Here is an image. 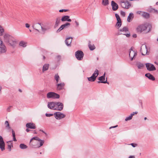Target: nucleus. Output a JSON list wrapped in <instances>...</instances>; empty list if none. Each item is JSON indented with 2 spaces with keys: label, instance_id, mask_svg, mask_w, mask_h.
<instances>
[{
  "label": "nucleus",
  "instance_id": "nucleus-42",
  "mask_svg": "<svg viewBox=\"0 0 158 158\" xmlns=\"http://www.w3.org/2000/svg\"><path fill=\"white\" fill-rule=\"evenodd\" d=\"M75 56L76 58H77V59L79 60V50H77L76 52H75Z\"/></svg>",
  "mask_w": 158,
  "mask_h": 158
},
{
  "label": "nucleus",
  "instance_id": "nucleus-10",
  "mask_svg": "<svg viewBox=\"0 0 158 158\" xmlns=\"http://www.w3.org/2000/svg\"><path fill=\"white\" fill-rule=\"evenodd\" d=\"M64 105L63 104L60 102H56V105L55 109L58 111L62 110L63 108Z\"/></svg>",
  "mask_w": 158,
  "mask_h": 158
},
{
  "label": "nucleus",
  "instance_id": "nucleus-1",
  "mask_svg": "<svg viewBox=\"0 0 158 158\" xmlns=\"http://www.w3.org/2000/svg\"><path fill=\"white\" fill-rule=\"evenodd\" d=\"M151 25L148 23H145L139 25L136 28L137 31L139 33L145 31L146 33L149 32L151 30Z\"/></svg>",
  "mask_w": 158,
  "mask_h": 158
},
{
  "label": "nucleus",
  "instance_id": "nucleus-18",
  "mask_svg": "<svg viewBox=\"0 0 158 158\" xmlns=\"http://www.w3.org/2000/svg\"><path fill=\"white\" fill-rule=\"evenodd\" d=\"M72 39V37H69L65 40V42L66 45L68 46H71Z\"/></svg>",
  "mask_w": 158,
  "mask_h": 158
},
{
  "label": "nucleus",
  "instance_id": "nucleus-44",
  "mask_svg": "<svg viewBox=\"0 0 158 158\" xmlns=\"http://www.w3.org/2000/svg\"><path fill=\"white\" fill-rule=\"evenodd\" d=\"M40 138L37 137H32L30 140V143H31V141L33 140H37L38 141V140Z\"/></svg>",
  "mask_w": 158,
  "mask_h": 158
},
{
  "label": "nucleus",
  "instance_id": "nucleus-27",
  "mask_svg": "<svg viewBox=\"0 0 158 158\" xmlns=\"http://www.w3.org/2000/svg\"><path fill=\"white\" fill-rule=\"evenodd\" d=\"M5 125L6 127L9 131H10L11 129L10 127V126L9 124L8 121H6L5 122Z\"/></svg>",
  "mask_w": 158,
  "mask_h": 158
},
{
  "label": "nucleus",
  "instance_id": "nucleus-22",
  "mask_svg": "<svg viewBox=\"0 0 158 158\" xmlns=\"http://www.w3.org/2000/svg\"><path fill=\"white\" fill-rule=\"evenodd\" d=\"M145 76L148 78L149 79L152 81H154L155 80V77L150 73H147L145 74Z\"/></svg>",
  "mask_w": 158,
  "mask_h": 158
},
{
  "label": "nucleus",
  "instance_id": "nucleus-7",
  "mask_svg": "<svg viewBox=\"0 0 158 158\" xmlns=\"http://www.w3.org/2000/svg\"><path fill=\"white\" fill-rule=\"evenodd\" d=\"M140 51L142 55H146L148 52L146 45L145 44H143L140 48Z\"/></svg>",
  "mask_w": 158,
  "mask_h": 158
},
{
  "label": "nucleus",
  "instance_id": "nucleus-30",
  "mask_svg": "<svg viewBox=\"0 0 158 158\" xmlns=\"http://www.w3.org/2000/svg\"><path fill=\"white\" fill-rule=\"evenodd\" d=\"M119 31L123 33H126L128 31V30L127 27H124L123 28L120 29Z\"/></svg>",
  "mask_w": 158,
  "mask_h": 158
},
{
  "label": "nucleus",
  "instance_id": "nucleus-61",
  "mask_svg": "<svg viewBox=\"0 0 158 158\" xmlns=\"http://www.w3.org/2000/svg\"><path fill=\"white\" fill-rule=\"evenodd\" d=\"M41 28L42 30L43 31H44L46 30V29L43 27L41 26Z\"/></svg>",
  "mask_w": 158,
  "mask_h": 158
},
{
  "label": "nucleus",
  "instance_id": "nucleus-32",
  "mask_svg": "<svg viewBox=\"0 0 158 158\" xmlns=\"http://www.w3.org/2000/svg\"><path fill=\"white\" fill-rule=\"evenodd\" d=\"M99 74V71L97 69H96L94 73L92 74L93 77H94L96 78Z\"/></svg>",
  "mask_w": 158,
  "mask_h": 158
},
{
  "label": "nucleus",
  "instance_id": "nucleus-64",
  "mask_svg": "<svg viewBox=\"0 0 158 158\" xmlns=\"http://www.w3.org/2000/svg\"><path fill=\"white\" fill-rule=\"evenodd\" d=\"M19 92H22V90H21V89H19Z\"/></svg>",
  "mask_w": 158,
  "mask_h": 158
},
{
  "label": "nucleus",
  "instance_id": "nucleus-8",
  "mask_svg": "<svg viewBox=\"0 0 158 158\" xmlns=\"http://www.w3.org/2000/svg\"><path fill=\"white\" fill-rule=\"evenodd\" d=\"M6 51V47L3 44L2 41L0 39V54L5 53Z\"/></svg>",
  "mask_w": 158,
  "mask_h": 158
},
{
  "label": "nucleus",
  "instance_id": "nucleus-55",
  "mask_svg": "<svg viewBox=\"0 0 158 158\" xmlns=\"http://www.w3.org/2000/svg\"><path fill=\"white\" fill-rule=\"evenodd\" d=\"M115 16L116 19H117V18H118L119 17V15L117 13L115 14Z\"/></svg>",
  "mask_w": 158,
  "mask_h": 158
},
{
  "label": "nucleus",
  "instance_id": "nucleus-54",
  "mask_svg": "<svg viewBox=\"0 0 158 158\" xmlns=\"http://www.w3.org/2000/svg\"><path fill=\"white\" fill-rule=\"evenodd\" d=\"M142 12H143L141 11H137V13L138 14H139V15H142Z\"/></svg>",
  "mask_w": 158,
  "mask_h": 158
},
{
  "label": "nucleus",
  "instance_id": "nucleus-63",
  "mask_svg": "<svg viewBox=\"0 0 158 158\" xmlns=\"http://www.w3.org/2000/svg\"><path fill=\"white\" fill-rule=\"evenodd\" d=\"M26 131L27 132H28L29 131H31V130L28 129H26Z\"/></svg>",
  "mask_w": 158,
  "mask_h": 158
},
{
  "label": "nucleus",
  "instance_id": "nucleus-28",
  "mask_svg": "<svg viewBox=\"0 0 158 158\" xmlns=\"http://www.w3.org/2000/svg\"><path fill=\"white\" fill-rule=\"evenodd\" d=\"M136 65L138 68L139 69H142L144 66V64L140 62L137 63Z\"/></svg>",
  "mask_w": 158,
  "mask_h": 158
},
{
  "label": "nucleus",
  "instance_id": "nucleus-56",
  "mask_svg": "<svg viewBox=\"0 0 158 158\" xmlns=\"http://www.w3.org/2000/svg\"><path fill=\"white\" fill-rule=\"evenodd\" d=\"M26 27L27 28H29L30 27V25L28 23H26L25 24Z\"/></svg>",
  "mask_w": 158,
  "mask_h": 158
},
{
  "label": "nucleus",
  "instance_id": "nucleus-12",
  "mask_svg": "<svg viewBox=\"0 0 158 158\" xmlns=\"http://www.w3.org/2000/svg\"><path fill=\"white\" fill-rule=\"evenodd\" d=\"M56 105L55 102H48V107L51 110H55V108Z\"/></svg>",
  "mask_w": 158,
  "mask_h": 158
},
{
  "label": "nucleus",
  "instance_id": "nucleus-14",
  "mask_svg": "<svg viewBox=\"0 0 158 158\" xmlns=\"http://www.w3.org/2000/svg\"><path fill=\"white\" fill-rule=\"evenodd\" d=\"M0 148L2 151L5 150V143L3 139L1 136L0 135Z\"/></svg>",
  "mask_w": 158,
  "mask_h": 158
},
{
  "label": "nucleus",
  "instance_id": "nucleus-19",
  "mask_svg": "<svg viewBox=\"0 0 158 158\" xmlns=\"http://www.w3.org/2000/svg\"><path fill=\"white\" fill-rule=\"evenodd\" d=\"M69 16L68 15H65L63 16L61 19V20L63 21H67L69 22L71 21V19H70Z\"/></svg>",
  "mask_w": 158,
  "mask_h": 158
},
{
  "label": "nucleus",
  "instance_id": "nucleus-13",
  "mask_svg": "<svg viewBox=\"0 0 158 158\" xmlns=\"http://www.w3.org/2000/svg\"><path fill=\"white\" fill-rule=\"evenodd\" d=\"M111 5L112 7V10L113 11H116L118 8V5L114 1H112L111 2Z\"/></svg>",
  "mask_w": 158,
  "mask_h": 158
},
{
  "label": "nucleus",
  "instance_id": "nucleus-58",
  "mask_svg": "<svg viewBox=\"0 0 158 158\" xmlns=\"http://www.w3.org/2000/svg\"><path fill=\"white\" fill-rule=\"evenodd\" d=\"M40 131H41V132H42L43 133H44L46 135H47V133L45 132L44 131H43V130H40Z\"/></svg>",
  "mask_w": 158,
  "mask_h": 158
},
{
  "label": "nucleus",
  "instance_id": "nucleus-52",
  "mask_svg": "<svg viewBox=\"0 0 158 158\" xmlns=\"http://www.w3.org/2000/svg\"><path fill=\"white\" fill-rule=\"evenodd\" d=\"M68 11V10H66V9H61V10H59V11L60 12H63L64 11L66 12V11Z\"/></svg>",
  "mask_w": 158,
  "mask_h": 158
},
{
  "label": "nucleus",
  "instance_id": "nucleus-36",
  "mask_svg": "<svg viewBox=\"0 0 158 158\" xmlns=\"http://www.w3.org/2000/svg\"><path fill=\"white\" fill-rule=\"evenodd\" d=\"M19 147L22 149H25L27 148V146L23 143H21L19 145Z\"/></svg>",
  "mask_w": 158,
  "mask_h": 158
},
{
  "label": "nucleus",
  "instance_id": "nucleus-45",
  "mask_svg": "<svg viewBox=\"0 0 158 158\" xmlns=\"http://www.w3.org/2000/svg\"><path fill=\"white\" fill-rule=\"evenodd\" d=\"M120 34H123V35H126V36L127 37H129L130 35V33H127V34H125L124 33H120Z\"/></svg>",
  "mask_w": 158,
  "mask_h": 158
},
{
  "label": "nucleus",
  "instance_id": "nucleus-34",
  "mask_svg": "<svg viewBox=\"0 0 158 158\" xmlns=\"http://www.w3.org/2000/svg\"><path fill=\"white\" fill-rule=\"evenodd\" d=\"M88 80L91 82L94 81L96 79L92 75L90 77H87Z\"/></svg>",
  "mask_w": 158,
  "mask_h": 158
},
{
  "label": "nucleus",
  "instance_id": "nucleus-47",
  "mask_svg": "<svg viewBox=\"0 0 158 158\" xmlns=\"http://www.w3.org/2000/svg\"><path fill=\"white\" fill-rule=\"evenodd\" d=\"M120 15H121L123 17H124L126 13L125 12L121 10L120 11Z\"/></svg>",
  "mask_w": 158,
  "mask_h": 158
},
{
  "label": "nucleus",
  "instance_id": "nucleus-60",
  "mask_svg": "<svg viewBox=\"0 0 158 158\" xmlns=\"http://www.w3.org/2000/svg\"><path fill=\"white\" fill-rule=\"evenodd\" d=\"M118 127V125H116L115 126H112V127H110V129H111V128H115L117 127Z\"/></svg>",
  "mask_w": 158,
  "mask_h": 158
},
{
  "label": "nucleus",
  "instance_id": "nucleus-39",
  "mask_svg": "<svg viewBox=\"0 0 158 158\" xmlns=\"http://www.w3.org/2000/svg\"><path fill=\"white\" fill-rule=\"evenodd\" d=\"M11 131H12V136L13 137V141H16L17 140L15 138V132L12 129H11Z\"/></svg>",
  "mask_w": 158,
  "mask_h": 158
},
{
  "label": "nucleus",
  "instance_id": "nucleus-51",
  "mask_svg": "<svg viewBox=\"0 0 158 158\" xmlns=\"http://www.w3.org/2000/svg\"><path fill=\"white\" fill-rule=\"evenodd\" d=\"M12 107V106H10L9 107H8L7 109V110H6L8 112H10V109Z\"/></svg>",
  "mask_w": 158,
  "mask_h": 158
},
{
  "label": "nucleus",
  "instance_id": "nucleus-59",
  "mask_svg": "<svg viewBox=\"0 0 158 158\" xmlns=\"http://www.w3.org/2000/svg\"><path fill=\"white\" fill-rule=\"evenodd\" d=\"M132 37L134 38H135L137 37V35L136 34H133V35H132Z\"/></svg>",
  "mask_w": 158,
  "mask_h": 158
},
{
  "label": "nucleus",
  "instance_id": "nucleus-38",
  "mask_svg": "<svg viewBox=\"0 0 158 158\" xmlns=\"http://www.w3.org/2000/svg\"><path fill=\"white\" fill-rule=\"evenodd\" d=\"M84 56V54L80 50V60L83 59Z\"/></svg>",
  "mask_w": 158,
  "mask_h": 158
},
{
  "label": "nucleus",
  "instance_id": "nucleus-29",
  "mask_svg": "<svg viewBox=\"0 0 158 158\" xmlns=\"http://www.w3.org/2000/svg\"><path fill=\"white\" fill-rule=\"evenodd\" d=\"M133 18L134 16L133 14L132 13H130L127 17V21L129 22H130L131 20V19H133Z\"/></svg>",
  "mask_w": 158,
  "mask_h": 158
},
{
  "label": "nucleus",
  "instance_id": "nucleus-53",
  "mask_svg": "<svg viewBox=\"0 0 158 158\" xmlns=\"http://www.w3.org/2000/svg\"><path fill=\"white\" fill-rule=\"evenodd\" d=\"M116 20H117V22H122L121 20L120 17H118V18H117V19H116Z\"/></svg>",
  "mask_w": 158,
  "mask_h": 158
},
{
  "label": "nucleus",
  "instance_id": "nucleus-24",
  "mask_svg": "<svg viewBox=\"0 0 158 158\" xmlns=\"http://www.w3.org/2000/svg\"><path fill=\"white\" fill-rule=\"evenodd\" d=\"M12 141H10L7 142V148L9 150V151H10L11 150V147H13V143L12 142Z\"/></svg>",
  "mask_w": 158,
  "mask_h": 158
},
{
  "label": "nucleus",
  "instance_id": "nucleus-21",
  "mask_svg": "<svg viewBox=\"0 0 158 158\" xmlns=\"http://www.w3.org/2000/svg\"><path fill=\"white\" fill-rule=\"evenodd\" d=\"M88 46L91 51L94 50L96 48L94 44H91V41L90 40L88 41Z\"/></svg>",
  "mask_w": 158,
  "mask_h": 158
},
{
  "label": "nucleus",
  "instance_id": "nucleus-49",
  "mask_svg": "<svg viewBox=\"0 0 158 158\" xmlns=\"http://www.w3.org/2000/svg\"><path fill=\"white\" fill-rule=\"evenodd\" d=\"M53 115V114H52L46 113L45 114L46 116L47 117H50L52 116Z\"/></svg>",
  "mask_w": 158,
  "mask_h": 158
},
{
  "label": "nucleus",
  "instance_id": "nucleus-31",
  "mask_svg": "<svg viewBox=\"0 0 158 158\" xmlns=\"http://www.w3.org/2000/svg\"><path fill=\"white\" fill-rule=\"evenodd\" d=\"M19 45L23 48L27 46V43L24 41H21L19 43Z\"/></svg>",
  "mask_w": 158,
  "mask_h": 158
},
{
  "label": "nucleus",
  "instance_id": "nucleus-20",
  "mask_svg": "<svg viewBox=\"0 0 158 158\" xmlns=\"http://www.w3.org/2000/svg\"><path fill=\"white\" fill-rule=\"evenodd\" d=\"M138 113V112L137 111H135V112H133L131 113V114L128 117H126L125 119V120L126 121L130 120L132 119V117L133 115H135V114H136Z\"/></svg>",
  "mask_w": 158,
  "mask_h": 158
},
{
  "label": "nucleus",
  "instance_id": "nucleus-25",
  "mask_svg": "<svg viewBox=\"0 0 158 158\" xmlns=\"http://www.w3.org/2000/svg\"><path fill=\"white\" fill-rule=\"evenodd\" d=\"M49 65L48 64H45L43 67L42 68V72L44 73V71L47 70L49 68Z\"/></svg>",
  "mask_w": 158,
  "mask_h": 158
},
{
  "label": "nucleus",
  "instance_id": "nucleus-33",
  "mask_svg": "<svg viewBox=\"0 0 158 158\" xmlns=\"http://www.w3.org/2000/svg\"><path fill=\"white\" fill-rule=\"evenodd\" d=\"M102 4L104 6H107L109 4L108 0H102Z\"/></svg>",
  "mask_w": 158,
  "mask_h": 158
},
{
  "label": "nucleus",
  "instance_id": "nucleus-62",
  "mask_svg": "<svg viewBox=\"0 0 158 158\" xmlns=\"http://www.w3.org/2000/svg\"><path fill=\"white\" fill-rule=\"evenodd\" d=\"M128 158H135V157L134 156H131L129 157Z\"/></svg>",
  "mask_w": 158,
  "mask_h": 158
},
{
  "label": "nucleus",
  "instance_id": "nucleus-2",
  "mask_svg": "<svg viewBox=\"0 0 158 158\" xmlns=\"http://www.w3.org/2000/svg\"><path fill=\"white\" fill-rule=\"evenodd\" d=\"M4 37L5 41L8 43L10 46L13 47H15L16 42L14 38L7 34H5Z\"/></svg>",
  "mask_w": 158,
  "mask_h": 158
},
{
  "label": "nucleus",
  "instance_id": "nucleus-4",
  "mask_svg": "<svg viewBox=\"0 0 158 158\" xmlns=\"http://www.w3.org/2000/svg\"><path fill=\"white\" fill-rule=\"evenodd\" d=\"M47 98H60L59 94L53 92H49L47 94Z\"/></svg>",
  "mask_w": 158,
  "mask_h": 158
},
{
  "label": "nucleus",
  "instance_id": "nucleus-15",
  "mask_svg": "<svg viewBox=\"0 0 158 158\" xmlns=\"http://www.w3.org/2000/svg\"><path fill=\"white\" fill-rule=\"evenodd\" d=\"M41 23H34L32 25V27L35 30H36L38 32H39V29H40L41 28Z\"/></svg>",
  "mask_w": 158,
  "mask_h": 158
},
{
  "label": "nucleus",
  "instance_id": "nucleus-46",
  "mask_svg": "<svg viewBox=\"0 0 158 158\" xmlns=\"http://www.w3.org/2000/svg\"><path fill=\"white\" fill-rule=\"evenodd\" d=\"M56 58L57 59V61L58 62H59V61L60 59H61V56H60V55H58V56H56Z\"/></svg>",
  "mask_w": 158,
  "mask_h": 158
},
{
  "label": "nucleus",
  "instance_id": "nucleus-50",
  "mask_svg": "<svg viewBox=\"0 0 158 158\" xmlns=\"http://www.w3.org/2000/svg\"><path fill=\"white\" fill-rule=\"evenodd\" d=\"M63 25L64 26V28L65 27L66 28L67 26H70V24L69 23H65V24H63Z\"/></svg>",
  "mask_w": 158,
  "mask_h": 158
},
{
  "label": "nucleus",
  "instance_id": "nucleus-23",
  "mask_svg": "<svg viewBox=\"0 0 158 158\" xmlns=\"http://www.w3.org/2000/svg\"><path fill=\"white\" fill-rule=\"evenodd\" d=\"M60 17H58L56 18L55 23L54 26V28H56L58 26L60 22Z\"/></svg>",
  "mask_w": 158,
  "mask_h": 158
},
{
  "label": "nucleus",
  "instance_id": "nucleus-40",
  "mask_svg": "<svg viewBox=\"0 0 158 158\" xmlns=\"http://www.w3.org/2000/svg\"><path fill=\"white\" fill-rule=\"evenodd\" d=\"M64 26L63 25H61L60 27L56 31L57 33H58L60 32L61 31H62L64 28Z\"/></svg>",
  "mask_w": 158,
  "mask_h": 158
},
{
  "label": "nucleus",
  "instance_id": "nucleus-6",
  "mask_svg": "<svg viewBox=\"0 0 158 158\" xmlns=\"http://www.w3.org/2000/svg\"><path fill=\"white\" fill-rule=\"evenodd\" d=\"M121 6L124 8L128 9L131 6V4L127 1L121 0L120 2Z\"/></svg>",
  "mask_w": 158,
  "mask_h": 158
},
{
  "label": "nucleus",
  "instance_id": "nucleus-26",
  "mask_svg": "<svg viewBox=\"0 0 158 158\" xmlns=\"http://www.w3.org/2000/svg\"><path fill=\"white\" fill-rule=\"evenodd\" d=\"M142 15L144 18L148 19L150 15L148 13L143 12Z\"/></svg>",
  "mask_w": 158,
  "mask_h": 158
},
{
  "label": "nucleus",
  "instance_id": "nucleus-9",
  "mask_svg": "<svg viewBox=\"0 0 158 158\" xmlns=\"http://www.w3.org/2000/svg\"><path fill=\"white\" fill-rule=\"evenodd\" d=\"M105 73L103 75L98 77V80L100 81H98V83H107L108 84H109V83L107 81V78L106 80H105Z\"/></svg>",
  "mask_w": 158,
  "mask_h": 158
},
{
  "label": "nucleus",
  "instance_id": "nucleus-5",
  "mask_svg": "<svg viewBox=\"0 0 158 158\" xmlns=\"http://www.w3.org/2000/svg\"><path fill=\"white\" fill-rule=\"evenodd\" d=\"M55 118L57 120H60L65 117V115L60 112H57L54 113Z\"/></svg>",
  "mask_w": 158,
  "mask_h": 158
},
{
  "label": "nucleus",
  "instance_id": "nucleus-43",
  "mask_svg": "<svg viewBox=\"0 0 158 158\" xmlns=\"http://www.w3.org/2000/svg\"><path fill=\"white\" fill-rule=\"evenodd\" d=\"M4 32V30L3 28L0 26V35H2Z\"/></svg>",
  "mask_w": 158,
  "mask_h": 158
},
{
  "label": "nucleus",
  "instance_id": "nucleus-57",
  "mask_svg": "<svg viewBox=\"0 0 158 158\" xmlns=\"http://www.w3.org/2000/svg\"><path fill=\"white\" fill-rule=\"evenodd\" d=\"M153 10H154V12L156 13H158V10H156L155 9H153Z\"/></svg>",
  "mask_w": 158,
  "mask_h": 158
},
{
  "label": "nucleus",
  "instance_id": "nucleus-3",
  "mask_svg": "<svg viewBox=\"0 0 158 158\" xmlns=\"http://www.w3.org/2000/svg\"><path fill=\"white\" fill-rule=\"evenodd\" d=\"M133 48L131 47L129 51V57L131 61L135 60L137 55V52L133 50Z\"/></svg>",
  "mask_w": 158,
  "mask_h": 158
},
{
  "label": "nucleus",
  "instance_id": "nucleus-48",
  "mask_svg": "<svg viewBox=\"0 0 158 158\" xmlns=\"http://www.w3.org/2000/svg\"><path fill=\"white\" fill-rule=\"evenodd\" d=\"M128 145H131L133 148L136 147L137 146V144L135 143H131L128 144Z\"/></svg>",
  "mask_w": 158,
  "mask_h": 158
},
{
  "label": "nucleus",
  "instance_id": "nucleus-17",
  "mask_svg": "<svg viewBox=\"0 0 158 158\" xmlns=\"http://www.w3.org/2000/svg\"><path fill=\"white\" fill-rule=\"evenodd\" d=\"M26 127L29 128L35 129L36 128L35 125L33 123H28L26 124Z\"/></svg>",
  "mask_w": 158,
  "mask_h": 158
},
{
  "label": "nucleus",
  "instance_id": "nucleus-11",
  "mask_svg": "<svg viewBox=\"0 0 158 158\" xmlns=\"http://www.w3.org/2000/svg\"><path fill=\"white\" fill-rule=\"evenodd\" d=\"M147 70L149 71H153L156 70V68L154 65L149 63L145 64Z\"/></svg>",
  "mask_w": 158,
  "mask_h": 158
},
{
  "label": "nucleus",
  "instance_id": "nucleus-35",
  "mask_svg": "<svg viewBox=\"0 0 158 158\" xmlns=\"http://www.w3.org/2000/svg\"><path fill=\"white\" fill-rule=\"evenodd\" d=\"M122 24V22L117 21L115 25V27L117 28V29H118L121 27Z\"/></svg>",
  "mask_w": 158,
  "mask_h": 158
},
{
  "label": "nucleus",
  "instance_id": "nucleus-37",
  "mask_svg": "<svg viewBox=\"0 0 158 158\" xmlns=\"http://www.w3.org/2000/svg\"><path fill=\"white\" fill-rule=\"evenodd\" d=\"M60 77L58 74H55L54 76V79L56 80V83H58L59 80L60 79Z\"/></svg>",
  "mask_w": 158,
  "mask_h": 158
},
{
  "label": "nucleus",
  "instance_id": "nucleus-16",
  "mask_svg": "<svg viewBox=\"0 0 158 158\" xmlns=\"http://www.w3.org/2000/svg\"><path fill=\"white\" fill-rule=\"evenodd\" d=\"M57 89L58 90H61L63 89L65 85V84L64 82H61L59 84H57L56 85Z\"/></svg>",
  "mask_w": 158,
  "mask_h": 158
},
{
  "label": "nucleus",
  "instance_id": "nucleus-41",
  "mask_svg": "<svg viewBox=\"0 0 158 158\" xmlns=\"http://www.w3.org/2000/svg\"><path fill=\"white\" fill-rule=\"evenodd\" d=\"M38 141L40 142V145L39 146V147L42 146L44 143V140H42L39 139Z\"/></svg>",
  "mask_w": 158,
  "mask_h": 158
}]
</instances>
